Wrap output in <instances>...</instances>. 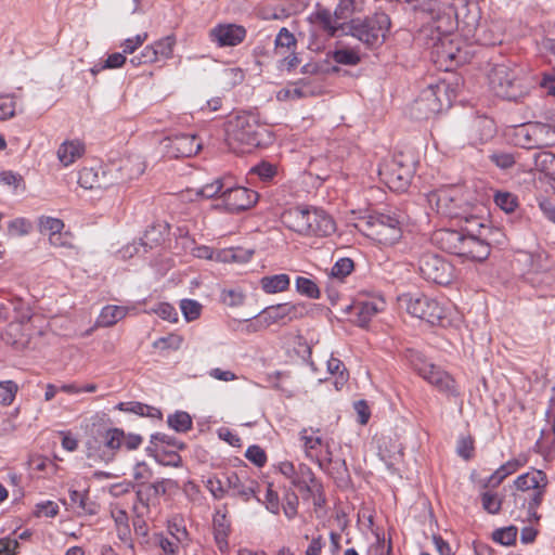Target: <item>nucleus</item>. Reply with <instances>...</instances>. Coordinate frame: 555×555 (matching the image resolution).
<instances>
[{
  "mask_svg": "<svg viewBox=\"0 0 555 555\" xmlns=\"http://www.w3.org/2000/svg\"><path fill=\"white\" fill-rule=\"evenodd\" d=\"M127 314V310L120 306H106L102 309L96 325L107 327L116 324L118 321L124 319Z\"/></svg>",
  "mask_w": 555,
  "mask_h": 555,
  "instance_id": "nucleus-32",
  "label": "nucleus"
},
{
  "mask_svg": "<svg viewBox=\"0 0 555 555\" xmlns=\"http://www.w3.org/2000/svg\"><path fill=\"white\" fill-rule=\"evenodd\" d=\"M302 310V306L289 302L267 307L259 313L256 321L251 323L250 326L254 331H258L275 323L286 324L294 319L300 318Z\"/></svg>",
  "mask_w": 555,
  "mask_h": 555,
  "instance_id": "nucleus-10",
  "label": "nucleus"
},
{
  "mask_svg": "<svg viewBox=\"0 0 555 555\" xmlns=\"http://www.w3.org/2000/svg\"><path fill=\"white\" fill-rule=\"evenodd\" d=\"M282 223L301 235L328 236L335 232V221L323 209L313 206H296L281 215Z\"/></svg>",
  "mask_w": 555,
  "mask_h": 555,
  "instance_id": "nucleus-2",
  "label": "nucleus"
},
{
  "mask_svg": "<svg viewBox=\"0 0 555 555\" xmlns=\"http://www.w3.org/2000/svg\"><path fill=\"white\" fill-rule=\"evenodd\" d=\"M223 182L220 178H216L212 182L205 183L198 191L197 194L205 198H212L217 195L222 197Z\"/></svg>",
  "mask_w": 555,
  "mask_h": 555,
  "instance_id": "nucleus-61",
  "label": "nucleus"
},
{
  "mask_svg": "<svg viewBox=\"0 0 555 555\" xmlns=\"http://www.w3.org/2000/svg\"><path fill=\"white\" fill-rule=\"evenodd\" d=\"M28 321H12L2 334V340L15 350H24L29 346L30 333L25 327Z\"/></svg>",
  "mask_w": 555,
  "mask_h": 555,
  "instance_id": "nucleus-20",
  "label": "nucleus"
},
{
  "mask_svg": "<svg viewBox=\"0 0 555 555\" xmlns=\"http://www.w3.org/2000/svg\"><path fill=\"white\" fill-rule=\"evenodd\" d=\"M245 456L258 467L263 466L267 462L266 452L258 446H250Z\"/></svg>",
  "mask_w": 555,
  "mask_h": 555,
  "instance_id": "nucleus-64",
  "label": "nucleus"
},
{
  "mask_svg": "<svg viewBox=\"0 0 555 555\" xmlns=\"http://www.w3.org/2000/svg\"><path fill=\"white\" fill-rule=\"evenodd\" d=\"M166 149L170 157H191L202 149V141L195 134L182 133L168 139Z\"/></svg>",
  "mask_w": 555,
  "mask_h": 555,
  "instance_id": "nucleus-14",
  "label": "nucleus"
},
{
  "mask_svg": "<svg viewBox=\"0 0 555 555\" xmlns=\"http://www.w3.org/2000/svg\"><path fill=\"white\" fill-rule=\"evenodd\" d=\"M360 231L378 244L390 246L402 236L401 221L396 215L373 214L364 218Z\"/></svg>",
  "mask_w": 555,
  "mask_h": 555,
  "instance_id": "nucleus-4",
  "label": "nucleus"
},
{
  "mask_svg": "<svg viewBox=\"0 0 555 555\" xmlns=\"http://www.w3.org/2000/svg\"><path fill=\"white\" fill-rule=\"evenodd\" d=\"M464 234L457 230H439L435 233L436 244L444 251L461 257Z\"/></svg>",
  "mask_w": 555,
  "mask_h": 555,
  "instance_id": "nucleus-24",
  "label": "nucleus"
},
{
  "mask_svg": "<svg viewBox=\"0 0 555 555\" xmlns=\"http://www.w3.org/2000/svg\"><path fill=\"white\" fill-rule=\"evenodd\" d=\"M289 88L292 100L312 96L315 94V91L312 89L311 81L308 79H300L293 83Z\"/></svg>",
  "mask_w": 555,
  "mask_h": 555,
  "instance_id": "nucleus-51",
  "label": "nucleus"
},
{
  "mask_svg": "<svg viewBox=\"0 0 555 555\" xmlns=\"http://www.w3.org/2000/svg\"><path fill=\"white\" fill-rule=\"evenodd\" d=\"M354 9V0H339L333 13L327 8L318 5L314 18L328 37H336L339 31L345 34L348 30L346 21L351 18Z\"/></svg>",
  "mask_w": 555,
  "mask_h": 555,
  "instance_id": "nucleus-5",
  "label": "nucleus"
},
{
  "mask_svg": "<svg viewBox=\"0 0 555 555\" xmlns=\"http://www.w3.org/2000/svg\"><path fill=\"white\" fill-rule=\"evenodd\" d=\"M222 198L230 211H242L257 203L258 193L244 186H235L223 191Z\"/></svg>",
  "mask_w": 555,
  "mask_h": 555,
  "instance_id": "nucleus-13",
  "label": "nucleus"
},
{
  "mask_svg": "<svg viewBox=\"0 0 555 555\" xmlns=\"http://www.w3.org/2000/svg\"><path fill=\"white\" fill-rule=\"evenodd\" d=\"M175 43L176 40L172 36H167L156 41L153 46L158 59H169L172 55Z\"/></svg>",
  "mask_w": 555,
  "mask_h": 555,
  "instance_id": "nucleus-57",
  "label": "nucleus"
},
{
  "mask_svg": "<svg viewBox=\"0 0 555 555\" xmlns=\"http://www.w3.org/2000/svg\"><path fill=\"white\" fill-rule=\"evenodd\" d=\"M490 160L500 169H509L515 164V157L512 153L498 152L489 156Z\"/></svg>",
  "mask_w": 555,
  "mask_h": 555,
  "instance_id": "nucleus-62",
  "label": "nucleus"
},
{
  "mask_svg": "<svg viewBox=\"0 0 555 555\" xmlns=\"http://www.w3.org/2000/svg\"><path fill=\"white\" fill-rule=\"evenodd\" d=\"M414 369L425 380L435 386L439 391L456 395L454 379L440 367L431 363H423L421 366L414 364Z\"/></svg>",
  "mask_w": 555,
  "mask_h": 555,
  "instance_id": "nucleus-12",
  "label": "nucleus"
},
{
  "mask_svg": "<svg viewBox=\"0 0 555 555\" xmlns=\"http://www.w3.org/2000/svg\"><path fill=\"white\" fill-rule=\"evenodd\" d=\"M168 426L178 433H186L192 428V417L184 411H177L167 418Z\"/></svg>",
  "mask_w": 555,
  "mask_h": 555,
  "instance_id": "nucleus-40",
  "label": "nucleus"
},
{
  "mask_svg": "<svg viewBox=\"0 0 555 555\" xmlns=\"http://www.w3.org/2000/svg\"><path fill=\"white\" fill-rule=\"evenodd\" d=\"M327 371L333 375H337L334 382L337 390L347 384L349 379V373L345 364L339 359L331 357L327 361Z\"/></svg>",
  "mask_w": 555,
  "mask_h": 555,
  "instance_id": "nucleus-37",
  "label": "nucleus"
},
{
  "mask_svg": "<svg viewBox=\"0 0 555 555\" xmlns=\"http://www.w3.org/2000/svg\"><path fill=\"white\" fill-rule=\"evenodd\" d=\"M517 532L518 530L515 526L501 528L493 532V540L502 545H512L516 541Z\"/></svg>",
  "mask_w": 555,
  "mask_h": 555,
  "instance_id": "nucleus-55",
  "label": "nucleus"
},
{
  "mask_svg": "<svg viewBox=\"0 0 555 555\" xmlns=\"http://www.w3.org/2000/svg\"><path fill=\"white\" fill-rule=\"evenodd\" d=\"M274 43L276 53L293 52L296 50L297 47V40L294 34L291 33L285 27L280 29L279 34L275 37Z\"/></svg>",
  "mask_w": 555,
  "mask_h": 555,
  "instance_id": "nucleus-36",
  "label": "nucleus"
},
{
  "mask_svg": "<svg viewBox=\"0 0 555 555\" xmlns=\"http://www.w3.org/2000/svg\"><path fill=\"white\" fill-rule=\"evenodd\" d=\"M472 130L480 131L479 138L475 139L473 143H483L494 134V125L491 119L478 118L474 121Z\"/></svg>",
  "mask_w": 555,
  "mask_h": 555,
  "instance_id": "nucleus-41",
  "label": "nucleus"
},
{
  "mask_svg": "<svg viewBox=\"0 0 555 555\" xmlns=\"http://www.w3.org/2000/svg\"><path fill=\"white\" fill-rule=\"evenodd\" d=\"M320 481L314 476L312 469L306 464H299L296 470L295 485L304 500H309L311 496V485H319Z\"/></svg>",
  "mask_w": 555,
  "mask_h": 555,
  "instance_id": "nucleus-27",
  "label": "nucleus"
},
{
  "mask_svg": "<svg viewBox=\"0 0 555 555\" xmlns=\"http://www.w3.org/2000/svg\"><path fill=\"white\" fill-rule=\"evenodd\" d=\"M180 308L188 321H194L201 315L202 306L196 300L183 299L181 300Z\"/></svg>",
  "mask_w": 555,
  "mask_h": 555,
  "instance_id": "nucleus-60",
  "label": "nucleus"
},
{
  "mask_svg": "<svg viewBox=\"0 0 555 555\" xmlns=\"http://www.w3.org/2000/svg\"><path fill=\"white\" fill-rule=\"evenodd\" d=\"M31 222L25 218H16L9 222L8 233L10 235H27L31 230Z\"/></svg>",
  "mask_w": 555,
  "mask_h": 555,
  "instance_id": "nucleus-59",
  "label": "nucleus"
},
{
  "mask_svg": "<svg viewBox=\"0 0 555 555\" xmlns=\"http://www.w3.org/2000/svg\"><path fill=\"white\" fill-rule=\"evenodd\" d=\"M262 289L267 294H275L284 292L289 286V278L287 274L281 273L271 276H263L260 281Z\"/></svg>",
  "mask_w": 555,
  "mask_h": 555,
  "instance_id": "nucleus-33",
  "label": "nucleus"
},
{
  "mask_svg": "<svg viewBox=\"0 0 555 555\" xmlns=\"http://www.w3.org/2000/svg\"><path fill=\"white\" fill-rule=\"evenodd\" d=\"M271 141L269 130L260 125L257 115L243 112L225 124V142L234 153H245Z\"/></svg>",
  "mask_w": 555,
  "mask_h": 555,
  "instance_id": "nucleus-1",
  "label": "nucleus"
},
{
  "mask_svg": "<svg viewBox=\"0 0 555 555\" xmlns=\"http://www.w3.org/2000/svg\"><path fill=\"white\" fill-rule=\"evenodd\" d=\"M526 261L530 267L528 274L543 273L548 269L547 257L544 254L527 255Z\"/></svg>",
  "mask_w": 555,
  "mask_h": 555,
  "instance_id": "nucleus-52",
  "label": "nucleus"
},
{
  "mask_svg": "<svg viewBox=\"0 0 555 555\" xmlns=\"http://www.w3.org/2000/svg\"><path fill=\"white\" fill-rule=\"evenodd\" d=\"M385 170L389 173L405 171V173H415L418 162L410 153L399 152L392 155L391 159L385 163ZM384 168L379 167L377 173H383Z\"/></svg>",
  "mask_w": 555,
  "mask_h": 555,
  "instance_id": "nucleus-23",
  "label": "nucleus"
},
{
  "mask_svg": "<svg viewBox=\"0 0 555 555\" xmlns=\"http://www.w3.org/2000/svg\"><path fill=\"white\" fill-rule=\"evenodd\" d=\"M351 313L356 317L359 326H366L372 318L378 312L374 302L360 301L350 307Z\"/></svg>",
  "mask_w": 555,
  "mask_h": 555,
  "instance_id": "nucleus-30",
  "label": "nucleus"
},
{
  "mask_svg": "<svg viewBox=\"0 0 555 555\" xmlns=\"http://www.w3.org/2000/svg\"><path fill=\"white\" fill-rule=\"evenodd\" d=\"M227 505L223 506V511L218 509L212 519L215 541L220 551L228 548V537L231 531L230 521L227 518Z\"/></svg>",
  "mask_w": 555,
  "mask_h": 555,
  "instance_id": "nucleus-26",
  "label": "nucleus"
},
{
  "mask_svg": "<svg viewBox=\"0 0 555 555\" xmlns=\"http://www.w3.org/2000/svg\"><path fill=\"white\" fill-rule=\"evenodd\" d=\"M15 94H0V120H8L15 116Z\"/></svg>",
  "mask_w": 555,
  "mask_h": 555,
  "instance_id": "nucleus-49",
  "label": "nucleus"
},
{
  "mask_svg": "<svg viewBox=\"0 0 555 555\" xmlns=\"http://www.w3.org/2000/svg\"><path fill=\"white\" fill-rule=\"evenodd\" d=\"M481 504L486 512L489 514H498L502 506H505V501H503L496 493L491 491H485L480 495Z\"/></svg>",
  "mask_w": 555,
  "mask_h": 555,
  "instance_id": "nucleus-46",
  "label": "nucleus"
},
{
  "mask_svg": "<svg viewBox=\"0 0 555 555\" xmlns=\"http://www.w3.org/2000/svg\"><path fill=\"white\" fill-rule=\"evenodd\" d=\"M33 317L29 304L20 297L0 301V322L9 321H30Z\"/></svg>",
  "mask_w": 555,
  "mask_h": 555,
  "instance_id": "nucleus-18",
  "label": "nucleus"
},
{
  "mask_svg": "<svg viewBox=\"0 0 555 555\" xmlns=\"http://www.w3.org/2000/svg\"><path fill=\"white\" fill-rule=\"evenodd\" d=\"M514 74V70L504 65L495 66L490 75V85L494 93H496V88H500V85H505L509 79H513Z\"/></svg>",
  "mask_w": 555,
  "mask_h": 555,
  "instance_id": "nucleus-44",
  "label": "nucleus"
},
{
  "mask_svg": "<svg viewBox=\"0 0 555 555\" xmlns=\"http://www.w3.org/2000/svg\"><path fill=\"white\" fill-rule=\"evenodd\" d=\"M447 91L444 83L429 85L422 91L418 99L414 102L413 111L417 112V118H428L430 115L441 111L442 103L440 93Z\"/></svg>",
  "mask_w": 555,
  "mask_h": 555,
  "instance_id": "nucleus-11",
  "label": "nucleus"
},
{
  "mask_svg": "<svg viewBox=\"0 0 555 555\" xmlns=\"http://www.w3.org/2000/svg\"><path fill=\"white\" fill-rule=\"evenodd\" d=\"M105 178L106 176H102V180H100L99 176H78L76 182L81 189L94 194H100L112 185V182L107 181Z\"/></svg>",
  "mask_w": 555,
  "mask_h": 555,
  "instance_id": "nucleus-34",
  "label": "nucleus"
},
{
  "mask_svg": "<svg viewBox=\"0 0 555 555\" xmlns=\"http://www.w3.org/2000/svg\"><path fill=\"white\" fill-rule=\"evenodd\" d=\"M493 201L506 214L514 212L519 205L517 196L507 191H495Z\"/></svg>",
  "mask_w": 555,
  "mask_h": 555,
  "instance_id": "nucleus-38",
  "label": "nucleus"
},
{
  "mask_svg": "<svg viewBox=\"0 0 555 555\" xmlns=\"http://www.w3.org/2000/svg\"><path fill=\"white\" fill-rule=\"evenodd\" d=\"M328 55H331L337 64L343 65L354 66L358 65L361 61L360 55L350 49H337L333 52H330Z\"/></svg>",
  "mask_w": 555,
  "mask_h": 555,
  "instance_id": "nucleus-45",
  "label": "nucleus"
},
{
  "mask_svg": "<svg viewBox=\"0 0 555 555\" xmlns=\"http://www.w3.org/2000/svg\"><path fill=\"white\" fill-rule=\"evenodd\" d=\"M418 269L425 280L439 285H448L454 275L453 266L443 257L434 253H425L421 256Z\"/></svg>",
  "mask_w": 555,
  "mask_h": 555,
  "instance_id": "nucleus-9",
  "label": "nucleus"
},
{
  "mask_svg": "<svg viewBox=\"0 0 555 555\" xmlns=\"http://www.w3.org/2000/svg\"><path fill=\"white\" fill-rule=\"evenodd\" d=\"M515 468L507 461L505 464L501 465L487 480L485 487L496 488L507 476L515 473Z\"/></svg>",
  "mask_w": 555,
  "mask_h": 555,
  "instance_id": "nucleus-50",
  "label": "nucleus"
},
{
  "mask_svg": "<svg viewBox=\"0 0 555 555\" xmlns=\"http://www.w3.org/2000/svg\"><path fill=\"white\" fill-rule=\"evenodd\" d=\"M548 480L546 474L541 469H532L526 474H522L514 481L515 488L518 492L530 493L541 492V500H543Z\"/></svg>",
  "mask_w": 555,
  "mask_h": 555,
  "instance_id": "nucleus-17",
  "label": "nucleus"
},
{
  "mask_svg": "<svg viewBox=\"0 0 555 555\" xmlns=\"http://www.w3.org/2000/svg\"><path fill=\"white\" fill-rule=\"evenodd\" d=\"M535 173H555V155L551 152H540L534 157Z\"/></svg>",
  "mask_w": 555,
  "mask_h": 555,
  "instance_id": "nucleus-39",
  "label": "nucleus"
},
{
  "mask_svg": "<svg viewBox=\"0 0 555 555\" xmlns=\"http://www.w3.org/2000/svg\"><path fill=\"white\" fill-rule=\"evenodd\" d=\"M69 501L72 507H78L87 514H94L93 504L88 502V495L77 490L69 491Z\"/></svg>",
  "mask_w": 555,
  "mask_h": 555,
  "instance_id": "nucleus-53",
  "label": "nucleus"
},
{
  "mask_svg": "<svg viewBox=\"0 0 555 555\" xmlns=\"http://www.w3.org/2000/svg\"><path fill=\"white\" fill-rule=\"evenodd\" d=\"M353 270V261L349 258H340L333 266L331 271V276L334 279H338L343 281L347 275H349Z\"/></svg>",
  "mask_w": 555,
  "mask_h": 555,
  "instance_id": "nucleus-54",
  "label": "nucleus"
},
{
  "mask_svg": "<svg viewBox=\"0 0 555 555\" xmlns=\"http://www.w3.org/2000/svg\"><path fill=\"white\" fill-rule=\"evenodd\" d=\"M135 494L137 501L146 513L150 511L152 505H155L158 502V496L155 493L154 486H151L149 482L139 483Z\"/></svg>",
  "mask_w": 555,
  "mask_h": 555,
  "instance_id": "nucleus-35",
  "label": "nucleus"
},
{
  "mask_svg": "<svg viewBox=\"0 0 555 555\" xmlns=\"http://www.w3.org/2000/svg\"><path fill=\"white\" fill-rule=\"evenodd\" d=\"M125 431L120 428H109L103 435V455L106 461L114 459L116 453L122 448Z\"/></svg>",
  "mask_w": 555,
  "mask_h": 555,
  "instance_id": "nucleus-28",
  "label": "nucleus"
},
{
  "mask_svg": "<svg viewBox=\"0 0 555 555\" xmlns=\"http://www.w3.org/2000/svg\"><path fill=\"white\" fill-rule=\"evenodd\" d=\"M297 292L311 299H318L321 295L320 288L314 281L305 276H298L296 279Z\"/></svg>",
  "mask_w": 555,
  "mask_h": 555,
  "instance_id": "nucleus-42",
  "label": "nucleus"
},
{
  "mask_svg": "<svg viewBox=\"0 0 555 555\" xmlns=\"http://www.w3.org/2000/svg\"><path fill=\"white\" fill-rule=\"evenodd\" d=\"M64 227L63 220L59 218L42 216L38 221L39 231L48 233L49 236L62 232Z\"/></svg>",
  "mask_w": 555,
  "mask_h": 555,
  "instance_id": "nucleus-48",
  "label": "nucleus"
},
{
  "mask_svg": "<svg viewBox=\"0 0 555 555\" xmlns=\"http://www.w3.org/2000/svg\"><path fill=\"white\" fill-rule=\"evenodd\" d=\"M390 17L384 12H376L365 18H351L346 35H351L367 47L382 44L390 27Z\"/></svg>",
  "mask_w": 555,
  "mask_h": 555,
  "instance_id": "nucleus-3",
  "label": "nucleus"
},
{
  "mask_svg": "<svg viewBox=\"0 0 555 555\" xmlns=\"http://www.w3.org/2000/svg\"><path fill=\"white\" fill-rule=\"evenodd\" d=\"M205 486L216 500L224 498L228 492L225 479L222 480L216 476L208 478Z\"/></svg>",
  "mask_w": 555,
  "mask_h": 555,
  "instance_id": "nucleus-56",
  "label": "nucleus"
},
{
  "mask_svg": "<svg viewBox=\"0 0 555 555\" xmlns=\"http://www.w3.org/2000/svg\"><path fill=\"white\" fill-rule=\"evenodd\" d=\"M383 182L390 191L403 193L411 184V176H384Z\"/></svg>",
  "mask_w": 555,
  "mask_h": 555,
  "instance_id": "nucleus-47",
  "label": "nucleus"
},
{
  "mask_svg": "<svg viewBox=\"0 0 555 555\" xmlns=\"http://www.w3.org/2000/svg\"><path fill=\"white\" fill-rule=\"evenodd\" d=\"M156 461L164 466H173L179 467L181 465L182 459L177 452H157L155 454Z\"/></svg>",
  "mask_w": 555,
  "mask_h": 555,
  "instance_id": "nucleus-63",
  "label": "nucleus"
},
{
  "mask_svg": "<svg viewBox=\"0 0 555 555\" xmlns=\"http://www.w3.org/2000/svg\"><path fill=\"white\" fill-rule=\"evenodd\" d=\"M422 10L430 15L433 27L440 34H448L452 30V18L450 14L442 12L440 2L428 0L422 5Z\"/></svg>",
  "mask_w": 555,
  "mask_h": 555,
  "instance_id": "nucleus-22",
  "label": "nucleus"
},
{
  "mask_svg": "<svg viewBox=\"0 0 555 555\" xmlns=\"http://www.w3.org/2000/svg\"><path fill=\"white\" fill-rule=\"evenodd\" d=\"M112 516L116 525L118 538L122 541H127L130 538L128 514L124 509H117L112 513Z\"/></svg>",
  "mask_w": 555,
  "mask_h": 555,
  "instance_id": "nucleus-43",
  "label": "nucleus"
},
{
  "mask_svg": "<svg viewBox=\"0 0 555 555\" xmlns=\"http://www.w3.org/2000/svg\"><path fill=\"white\" fill-rule=\"evenodd\" d=\"M225 485L228 490L233 491V495L240 496L243 501L247 502L250 498L256 496L259 487L256 480L243 478L237 473L224 474Z\"/></svg>",
  "mask_w": 555,
  "mask_h": 555,
  "instance_id": "nucleus-19",
  "label": "nucleus"
},
{
  "mask_svg": "<svg viewBox=\"0 0 555 555\" xmlns=\"http://www.w3.org/2000/svg\"><path fill=\"white\" fill-rule=\"evenodd\" d=\"M467 236H476V234L483 236L486 235L490 240L491 225L486 224L483 220L476 216H468L464 218V225L460 230Z\"/></svg>",
  "mask_w": 555,
  "mask_h": 555,
  "instance_id": "nucleus-31",
  "label": "nucleus"
},
{
  "mask_svg": "<svg viewBox=\"0 0 555 555\" xmlns=\"http://www.w3.org/2000/svg\"><path fill=\"white\" fill-rule=\"evenodd\" d=\"M515 138L524 149H539L555 145V125L552 122L528 121L515 128Z\"/></svg>",
  "mask_w": 555,
  "mask_h": 555,
  "instance_id": "nucleus-6",
  "label": "nucleus"
},
{
  "mask_svg": "<svg viewBox=\"0 0 555 555\" xmlns=\"http://www.w3.org/2000/svg\"><path fill=\"white\" fill-rule=\"evenodd\" d=\"M486 235L480 236L476 234V236H467V234H464L461 257L478 262L486 260L490 255Z\"/></svg>",
  "mask_w": 555,
  "mask_h": 555,
  "instance_id": "nucleus-16",
  "label": "nucleus"
},
{
  "mask_svg": "<svg viewBox=\"0 0 555 555\" xmlns=\"http://www.w3.org/2000/svg\"><path fill=\"white\" fill-rule=\"evenodd\" d=\"M85 153V145L79 140L63 142L57 150V158L64 165L73 164Z\"/></svg>",
  "mask_w": 555,
  "mask_h": 555,
  "instance_id": "nucleus-29",
  "label": "nucleus"
},
{
  "mask_svg": "<svg viewBox=\"0 0 555 555\" xmlns=\"http://www.w3.org/2000/svg\"><path fill=\"white\" fill-rule=\"evenodd\" d=\"M209 36L219 47H234L244 40L246 30L235 24L218 25L210 30Z\"/></svg>",
  "mask_w": 555,
  "mask_h": 555,
  "instance_id": "nucleus-15",
  "label": "nucleus"
},
{
  "mask_svg": "<svg viewBox=\"0 0 555 555\" xmlns=\"http://www.w3.org/2000/svg\"><path fill=\"white\" fill-rule=\"evenodd\" d=\"M399 301L408 313L431 325L440 324L446 317L444 308L436 299L424 294L402 295Z\"/></svg>",
  "mask_w": 555,
  "mask_h": 555,
  "instance_id": "nucleus-7",
  "label": "nucleus"
},
{
  "mask_svg": "<svg viewBox=\"0 0 555 555\" xmlns=\"http://www.w3.org/2000/svg\"><path fill=\"white\" fill-rule=\"evenodd\" d=\"M18 390L17 385L12 380L0 382V403L9 405L13 402Z\"/></svg>",
  "mask_w": 555,
  "mask_h": 555,
  "instance_id": "nucleus-58",
  "label": "nucleus"
},
{
  "mask_svg": "<svg viewBox=\"0 0 555 555\" xmlns=\"http://www.w3.org/2000/svg\"><path fill=\"white\" fill-rule=\"evenodd\" d=\"M327 448V454L331 456V452ZM320 468L324 469L339 487H346L350 481V474L345 460H333L327 459V465L325 466L321 460H317Z\"/></svg>",
  "mask_w": 555,
  "mask_h": 555,
  "instance_id": "nucleus-25",
  "label": "nucleus"
},
{
  "mask_svg": "<svg viewBox=\"0 0 555 555\" xmlns=\"http://www.w3.org/2000/svg\"><path fill=\"white\" fill-rule=\"evenodd\" d=\"M530 83L525 78H520L515 73L513 79H509L505 85H500L496 88V95L508 100L518 101L529 93Z\"/></svg>",
  "mask_w": 555,
  "mask_h": 555,
  "instance_id": "nucleus-21",
  "label": "nucleus"
},
{
  "mask_svg": "<svg viewBox=\"0 0 555 555\" xmlns=\"http://www.w3.org/2000/svg\"><path fill=\"white\" fill-rule=\"evenodd\" d=\"M541 492H513L512 499L505 501V508L511 517L522 522H538L541 516L537 509L542 504Z\"/></svg>",
  "mask_w": 555,
  "mask_h": 555,
  "instance_id": "nucleus-8",
  "label": "nucleus"
}]
</instances>
